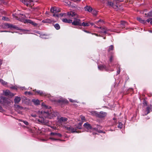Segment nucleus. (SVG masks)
<instances>
[{
	"label": "nucleus",
	"instance_id": "bf43d9fd",
	"mask_svg": "<svg viewBox=\"0 0 152 152\" xmlns=\"http://www.w3.org/2000/svg\"><path fill=\"white\" fill-rule=\"evenodd\" d=\"M94 27H95V28H98V27H97V26H96L95 25L94 26Z\"/></svg>",
	"mask_w": 152,
	"mask_h": 152
},
{
	"label": "nucleus",
	"instance_id": "ea45409f",
	"mask_svg": "<svg viewBox=\"0 0 152 152\" xmlns=\"http://www.w3.org/2000/svg\"><path fill=\"white\" fill-rule=\"evenodd\" d=\"M28 2H29L28 3H29V6H30L32 4L31 3L33 2V0H29V1H28Z\"/></svg>",
	"mask_w": 152,
	"mask_h": 152
},
{
	"label": "nucleus",
	"instance_id": "4be33fe9",
	"mask_svg": "<svg viewBox=\"0 0 152 152\" xmlns=\"http://www.w3.org/2000/svg\"><path fill=\"white\" fill-rule=\"evenodd\" d=\"M32 101L35 105H38L39 104V101L38 99H34Z\"/></svg>",
	"mask_w": 152,
	"mask_h": 152
},
{
	"label": "nucleus",
	"instance_id": "4468645a",
	"mask_svg": "<svg viewBox=\"0 0 152 152\" xmlns=\"http://www.w3.org/2000/svg\"><path fill=\"white\" fill-rule=\"evenodd\" d=\"M137 20L143 24L146 23V21L145 20L142 19L140 17H138L137 18Z\"/></svg>",
	"mask_w": 152,
	"mask_h": 152
},
{
	"label": "nucleus",
	"instance_id": "ddd939ff",
	"mask_svg": "<svg viewBox=\"0 0 152 152\" xmlns=\"http://www.w3.org/2000/svg\"><path fill=\"white\" fill-rule=\"evenodd\" d=\"M152 111V108L151 106H148L146 108V111L147 112L145 114V115H146L150 112V111Z\"/></svg>",
	"mask_w": 152,
	"mask_h": 152
},
{
	"label": "nucleus",
	"instance_id": "393cba45",
	"mask_svg": "<svg viewBox=\"0 0 152 152\" xmlns=\"http://www.w3.org/2000/svg\"><path fill=\"white\" fill-rule=\"evenodd\" d=\"M36 92H37L38 94H39L40 95L42 96L43 95L44 93L43 92L41 91L38 90L36 91V90H34Z\"/></svg>",
	"mask_w": 152,
	"mask_h": 152
},
{
	"label": "nucleus",
	"instance_id": "a19ab883",
	"mask_svg": "<svg viewBox=\"0 0 152 152\" xmlns=\"http://www.w3.org/2000/svg\"><path fill=\"white\" fill-rule=\"evenodd\" d=\"M46 20L47 22L49 23H51L52 22V20H51L49 19H48Z\"/></svg>",
	"mask_w": 152,
	"mask_h": 152
},
{
	"label": "nucleus",
	"instance_id": "5701e85b",
	"mask_svg": "<svg viewBox=\"0 0 152 152\" xmlns=\"http://www.w3.org/2000/svg\"><path fill=\"white\" fill-rule=\"evenodd\" d=\"M42 108H43L44 109H49L50 107H48L44 103H42Z\"/></svg>",
	"mask_w": 152,
	"mask_h": 152
},
{
	"label": "nucleus",
	"instance_id": "864d4df0",
	"mask_svg": "<svg viewBox=\"0 0 152 152\" xmlns=\"http://www.w3.org/2000/svg\"><path fill=\"white\" fill-rule=\"evenodd\" d=\"M28 93V94H30V93L29 92H25V94H26V93Z\"/></svg>",
	"mask_w": 152,
	"mask_h": 152
},
{
	"label": "nucleus",
	"instance_id": "774afa93",
	"mask_svg": "<svg viewBox=\"0 0 152 152\" xmlns=\"http://www.w3.org/2000/svg\"><path fill=\"white\" fill-rule=\"evenodd\" d=\"M22 88L23 89V88H24V87H23Z\"/></svg>",
	"mask_w": 152,
	"mask_h": 152
},
{
	"label": "nucleus",
	"instance_id": "b1692460",
	"mask_svg": "<svg viewBox=\"0 0 152 152\" xmlns=\"http://www.w3.org/2000/svg\"><path fill=\"white\" fill-rule=\"evenodd\" d=\"M127 24L126 22H125L124 21H122L121 22V27L122 28H124L125 27V25Z\"/></svg>",
	"mask_w": 152,
	"mask_h": 152
},
{
	"label": "nucleus",
	"instance_id": "bb28decb",
	"mask_svg": "<svg viewBox=\"0 0 152 152\" xmlns=\"http://www.w3.org/2000/svg\"><path fill=\"white\" fill-rule=\"evenodd\" d=\"M0 82L3 85H5L7 84V82H5L2 79H0Z\"/></svg>",
	"mask_w": 152,
	"mask_h": 152
},
{
	"label": "nucleus",
	"instance_id": "39448f33",
	"mask_svg": "<svg viewBox=\"0 0 152 152\" xmlns=\"http://www.w3.org/2000/svg\"><path fill=\"white\" fill-rule=\"evenodd\" d=\"M81 23L80 20L76 18H74V21L72 22V24L73 25H79V26H80Z\"/></svg>",
	"mask_w": 152,
	"mask_h": 152
},
{
	"label": "nucleus",
	"instance_id": "f03ea898",
	"mask_svg": "<svg viewBox=\"0 0 152 152\" xmlns=\"http://www.w3.org/2000/svg\"><path fill=\"white\" fill-rule=\"evenodd\" d=\"M16 19L18 20H19L25 23H29L31 24L32 25L34 26H36L37 25V24L30 20L29 19H24V17H22L21 18H18V17H16Z\"/></svg>",
	"mask_w": 152,
	"mask_h": 152
},
{
	"label": "nucleus",
	"instance_id": "69168bd1",
	"mask_svg": "<svg viewBox=\"0 0 152 152\" xmlns=\"http://www.w3.org/2000/svg\"><path fill=\"white\" fill-rule=\"evenodd\" d=\"M99 28H100V29H101L102 28H101V27H99Z\"/></svg>",
	"mask_w": 152,
	"mask_h": 152
},
{
	"label": "nucleus",
	"instance_id": "603ef678",
	"mask_svg": "<svg viewBox=\"0 0 152 152\" xmlns=\"http://www.w3.org/2000/svg\"><path fill=\"white\" fill-rule=\"evenodd\" d=\"M110 61H112V57L111 56L110 58Z\"/></svg>",
	"mask_w": 152,
	"mask_h": 152
},
{
	"label": "nucleus",
	"instance_id": "5fc2aeb1",
	"mask_svg": "<svg viewBox=\"0 0 152 152\" xmlns=\"http://www.w3.org/2000/svg\"><path fill=\"white\" fill-rule=\"evenodd\" d=\"M89 24H90L92 26L93 25H94V23H90Z\"/></svg>",
	"mask_w": 152,
	"mask_h": 152
},
{
	"label": "nucleus",
	"instance_id": "37998d69",
	"mask_svg": "<svg viewBox=\"0 0 152 152\" xmlns=\"http://www.w3.org/2000/svg\"><path fill=\"white\" fill-rule=\"evenodd\" d=\"M53 16L54 17H59V15L58 14H56V13H54V14L53 15Z\"/></svg>",
	"mask_w": 152,
	"mask_h": 152
},
{
	"label": "nucleus",
	"instance_id": "f257e3e1",
	"mask_svg": "<svg viewBox=\"0 0 152 152\" xmlns=\"http://www.w3.org/2000/svg\"><path fill=\"white\" fill-rule=\"evenodd\" d=\"M39 117L40 118L38 120V121L45 125H48V121L45 120L42 117L43 116L51 119L57 115V113L55 112L53 110L50 109L48 111L45 110L44 111H39Z\"/></svg>",
	"mask_w": 152,
	"mask_h": 152
},
{
	"label": "nucleus",
	"instance_id": "58836bf2",
	"mask_svg": "<svg viewBox=\"0 0 152 152\" xmlns=\"http://www.w3.org/2000/svg\"><path fill=\"white\" fill-rule=\"evenodd\" d=\"M21 121L23 122V123L26 125H28V122L26 121Z\"/></svg>",
	"mask_w": 152,
	"mask_h": 152
},
{
	"label": "nucleus",
	"instance_id": "7ed1b4c3",
	"mask_svg": "<svg viewBox=\"0 0 152 152\" xmlns=\"http://www.w3.org/2000/svg\"><path fill=\"white\" fill-rule=\"evenodd\" d=\"M64 127L65 129L66 130L70 132L73 133L78 132L76 131L77 129H76V128H74L71 126L69 127L65 126Z\"/></svg>",
	"mask_w": 152,
	"mask_h": 152
},
{
	"label": "nucleus",
	"instance_id": "8fccbe9b",
	"mask_svg": "<svg viewBox=\"0 0 152 152\" xmlns=\"http://www.w3.org/2000/svg\"><path fill=\"white\" fill-rule=\"evenodd\" d=\"M100 21V20H99L97 21H96L95 22V23L96 24H98L99 23Z\"/></svg>",
	"mask_w": 152,
	"mask_h": 152
},
{
	"label": "nucleus",
	"instance_id": "79ce46f5",
	"mask_svg": "<svg viewBox=\"0 0 152 152\" xmlns=\"http://www.w3.org/2000/svg\"><path fill=\"white\" fill-rule=\"evenodd\" d=\"M2 19L4 20H8V18L5 17H3L2 18Z\"/></svg>",
	"mask_w": 152,
	"mask_h": 152
},
{
	"label": "nucleus",
	"instance_id": "c85d7f7f",
	"mask_svg": "<svg viewBox=\"0 0 152 152\" xmlns=\"http://www.w3.org/2000/svg\"><path fill=\"white\" fill-rule=\"evenodd\" d=\"M107 30L106 29V28H103L102 29V31H100V32L104 34H106L107 33Z\"/></svg>",
	"mask_w": 152,
	"mask_h": 152
},
{
	"label": "nucleus",
	"instance_id": "7c9ffc66",
	"mask_svg": "<svg viewBox=\"0 0 152 152\" xmlns=\"http://www.w3.org/2000/svg\"><path fill=\"white\" fill-rule=\"evenodd\" d=\"M59 102H62L64 103H67L68 101L66 99H62L59 101Z\"/></svg>",
	"mask_w": 152,
	"mask_h": 152
},
{
	"label": "nucleus",
	"instance_id": "a18cd8bd",
	"mask_svg": "<svg viewBox=\"0 0 152 152\" xmlns=\"http://www.w3.org/2000/svg\"><path fill=\"white\" fill-rule=\"evenodd\" d=\"M143 104L144 105H147V102H146V101L145 100H144V101H143Z\"/></svg>",
	"mask_w": 152,
	"mask_h": 152
},
{
	"label": "nucleus",
	"instance_id": "1a4fd4ad",
	"mask_svg": "<svg viewBox=\"0 0 152 152\" xmlns=\"http://www.w3.org/2000/svg\"><path fill=\"white\" fill-rule=\"evenodd\" d=\"M21 99L20 97L18 96H16L14 99V101L15 104H18L20 102Z\"/></svg>",
	"mask_w": 152,
	"mask_h": 152
},
{
	"label": "nucleus",
	"instance_id": "f704fd0d",
	"mask_svg": "<svg viewBox=\"0 0 152 152\" xmlns=\"http://www.w3.org/2000/svg\"><path fill=\"white\" fill-rule=\"evenodd\" d=\"M147 17H152V11L148 14Z\"/></svg>",
	"mask_w": 152,
	"mask_h": 152
},
{
	"label": "nucleus",
	"instance_id": "9d476101",
	"mask_svg": "<svg viewBox=\"0 0 152 152\" xmlns=\"http://www.w3.org/2000/svg\"><path fill=\"white\" fill-rule=\"evenodd\" d=\"M76 13L72 11H70L67 13V15L69 17H74L76 15Z\"/></svg>",
	"mask_w": 152,
	"mask_h": 152
},
{
	"label": "nucleus",
	"instance_id": "6e6552de",
	"mask_svg": "<svg viewBox=\"0 0 152 152\" xmlns=\"http://www.w3.org/2000/svg\"><path fill=\"white\" fill-rule=\"evenodd\" d=\"M108 4L110 6L113 7V8L115 9H117L118 8V6L114 4L112 2L108 1Z\"/></svg>",
	"mask_w": 152,
	"mask_h": 152
},
{
	"label": "nucleus",
	"instance_id": "20e7f679",
	"mask_svg": "<svg viewBox=\"0 0 152 152\" xmlns=\"http://www.w3.org/2000/svg\"><path fill=\"white\" fill-rule=\"evenodd\" d=\"M84 129L86 131L88 132H91V130H92V128L90 124L88 123H85L84 125Z\"/></svg>",
	"mask_w": 152,
	"mask_h": 152
},
{
	"label": "nucleus",
	"instance_id": "680f3d73",
	"mask_svg": "<svg viewBox=\"0 0 152 152\" xmlns=\"http://www.w3.org/2000/svg\"><path fill=\"white\" fill-rule=\"evenodd\" d=\"M33 116L35 117L36 116V115H34Z\"/></svg>",
	"mask_w": 152,
	"mask_h": 152
},
{
	"label": "nucleus",
	"instance_id": "412c9836",
	"mask_svg": "<svg viewBox=\"0 0 152 152\" xmlns=\"http://www.w3.org/2000/svg\"><path fill=\"white\" fill-rule=\"evenodd\" d=\"M83 124V122H79L77 126H76L75 128L77 129H82V125Z\"/></svg>",
	"mask_w": 152,
	"mask_h": 152
},
{
	"label": "nucleus",
	"instance_id": "4d7b16f0",
	"mask_svg": "<svg viewBox=\"0 0 152 152\" xmlns=\"http://www.w3.org/2000/svg\"><path fill=\"white\" fill-rule=\"evenodd\" d=\"M149 31L150 33H152V31L151 30H149Z\"/></svg>",
	"mask_w": 152,
	"mask_h": 152
},
{
	"label": "nucleus",
	"instance_id": "cd10ccee",
	"mask_svg": "<svg viewBox=\"0 0 152 152\" xmlns=\"http://www.w3.org/2000/svg\"><path fill=\"white\" fill-rule=\"evenodd\" d=\"M113 49L114 47L112 45H110L108 48V51L110 52V51L113 50Z\"/></svg>",
	"mask_w": 152,
	"mask_h": 152
},
{
	"label": "nucleus",
	"instance_id": "0e129e2a",
	"mask_svg": "<svg viewBox=\"0 0 152 152\" xmlns=\"http://www.w3.org/2000/svg\"><path fill=\"white\" fill-rule=\"evenodd\" d=\"M94 129L95 130H97V129Z\"/></svg>",
	"mask_w": 152,
	"mask_h": 152
},
{
	"label": "nucleus",
	"instance_id": "473e14b6",
	"mask_svg": "<svg viewBox=\"0 0 152 152\" xmlns=\"http://www.w3.org/2000/svg\"><path fill=\"white\" fill-rule=\"evenodd\" d=\"M5 26L9 28H11L12 27V25L11 24H10L8 23L5 24Z\"/></svg>",
	"mask_w": 152,
	"mask_h": 152
},
{
	"label": "nucleus",
	"instance_id": "c9c22d12",
	"mask_svg": "<svg viewBox=\"0 0 152 152\" xmlns=\"http://www.w3.org/2000/svg\"><path fill=\"white\" fill-rule=\"evenodd\" d=\"M97 12L96 10H94L92 12V14L93 15L95 16H96L97 15Z\"/></svg>",
	"mask_w": 152,
	"mask_h": 152
},
{
	"label": "nucleus",
	"instance_id": "0eeeda50",
	"mask_svg": "<svg viewBox=\"0 0 152 152\" xmlns=\"http://www.w3.org/2000/svg\"><path fill=\"white\" fill-rule=\"evenodd\" d=\"M4 93L5 95L6 96H9L12 97L15 95V94L11 93L9 90H6L4 91Z\"/></svg>",
	"mask_w": 152,
	"mask_h": 152
},
{
	"label": "nucleus",
	"instance_id": "f8f14e48",
	"mask_svg": "<svg viewBox=\"0 0 152 152\" xmlns=\"http://www.w3.org/2000/svg\"><path fill=\"white\" fill-rule=\"evenodd\" d=\"M67 119L65 117H61L58 120L59 122L60 123L62 122H65L67 121Z\"/></svg>",
	"mask_w": 152,
	"mask_h": 152
},
{
	"label": "nucleus",
	"instance_id": "2eb2a0df",
	"mask_svg": "<svg viewBox=\"0 0 152 152\" xmlns=\"http://www.w3.org/2000/svg\"><path fill=\"white\" fill-rule=\"evenodd\" d=\"M15 107L16 109V110H21L24 109V107H22L18 105H15Z\"/></svg>",
	"mask_w": 152,
	"mask_h": 152
},
{
	"label": "nucleus",
	"instance_id": "f3484780",
	"mask_svg": "<svg viewBox=\"0 0 152 152\" xmlns=\"http://www.w3.org/2000/svg\"><path fill=\"white\" fill-rule=\"evenodd\" d=\"M89 22L85 23L83 22L82 23H81V24L80 25V26H89Z\"/></svg>",
	"mask_w": 152,
	"mask_h": 152
},
{
	"label": "nucleus",
	"instance_id": "de8ad7c7",
	"mask_svg": "<svg viewBox=\"0 0 152 152\" xmlns=\"http://www.w3.org/2000/svg\"><path fill=\"white\" fill-rule=\"evenodd\" d=\"M50 139L52 140H57V139H55V138H50Z\"/></svg>",
	"mask_w": 152,
	"mask_h": 152
},
{
	"label": "nucleus",
	"instance_id": "a878e982",
	"mask_svg": "<svg viewBox=\"0 0 152 152\" xmlns=\"http://www.w3.org/2000/svg\"><path fill=\"white\" fill-rule=\"evenodd\" d=\"M100 116L102 117H104L106 115V113L103 112H101L100 113Z\"/></svg>",
	"mask_w": 152,
	"mask_h": 152
},
{
	"label": "nucleus",
	"instance_id": "09e8293b",
	"mask_svg": "<svg viewBox=\"0 0 152 152\" xmlns=\"http://www.w3.org/2000/svg\"><path fill=\"white\" fill-rule=\"evenodd\" d=\"M150 20H151V21H150V23L151 24H152V18H150Z\"/></svg>",
	"mask_w": 152,
	"mask_h": 152
},
{
	"label": "nucleus",
	"instance_id": "c03bdc74",
	"mask_svg": "<svg viewBox=\"0 0 152 152\" xmlns=\"http://www.w3.org/2000/svg\"><path fill=\"white\" fill-rule=\"evenodd\" d=\"M69 101L71 102H76V101L75 100H73L71 99H69Z\"/></svg>",
	"mask_w": 152,
	"mask_h": 152
},
{
	"label": "nucleus",
	"instance_id": "dca6fc26",
	"mask_svg": "<svg viewBox=\"0 0 152 152\" xmlns=\"http://www.w3.org/2000/svg\"><path fill=\"white\" fill-rule=\"evenodd\" d=\"M62 21L64 22L71 23L72 22V20L70 19H62Z\"/></svg>",
	"mask_w": 152,
	"mask_h": 152
},
{
	"label": "nucleus",
	"instance_id": "6ab92c4d",
	"mask_svg": "<svg viewBox=\"0 0 152 152\" xmlns=\"http://www.w3.org/2000/svg\"><path fill=\"white\" fill-rule=\"evenodd\" d=\"M20 1L26 6H29V3H28L29 2H28V1H26L25 0H20Z\"/></svg>",
	"mask_w": 152,
	"mask_h": 152
},
{
	"label": "nucleus",
	"instance_id": "aec40b11",
	"mask_svg": "<svg viewBox=\"0 0 152 152\" xmlns=\"http://www.w3.org/2000/svg\"><path fill=\"white\" fill-rule=\"evenodd\" d=\"M50 134L52 135L58 136L59 137L61 136V134L57 133L51 132V133Z\"/></svg>",
	"mask_w": 152,
	"mask_h": 152
},
{
	"label": "nucleus",
	"instance_id": "4c0bfd02",
	"mask_svg": "<svg viewBox=\"0 0 152 152\" xmlns=\"http://www.w3.org/2000/svg\"><path fill=\"white\" fill-rule=\"evenodd\" d=\"M17 86H11L10 87V88L12 89H17Z\"/></svg>",
	"mask_w": 152,
	"mask_h": 152
},
{
	"label": "nucleus",
	"instance_id": "49530a36",
	"mask_svg": "<svg viewBox=\"0 0 152 152\" xmlns=\"http://www.w3.org/2000/svg\"><path fill=\"white\" fill-rule=\"evenodd\" d=\"M150 18H149V19H148L147 20H146V21L148 22V23H149V22H150V21H151V20H150Z\"/></svg>",
	"mask_w": 152,
	"mask_h": 152
},
{
	"label": "nucleus",
	"instance_id": "c756f323",
	"mask_svg": "<svg viewBox=\"0 0 152 152\" xmlns=\"http://www.w3.org/2000/svg\"><path fill=\"white\" fill-rule=\"evenodd\" d=\"M98 68L100 70H102L103 69H105V66L104 65H102L98 66Z\"/></svg>",
	"mask_w": 152,
	"mask_h": 152
},
{
	"label": "nucleus",
	"instance_id": "13d9d810",
	"mask_svg": "<svg viewBox=\"0 0 152 152\" xmlns=\"http://www.w3.org/2000/svg\"><path fill=\"white\" fill-rule=\"evenodd\" d=\"M37 9V8H33V9L34 10H36Z\"/></svg>",
	"mask_w": 152,
	"mask_h": 152
},
{
	"label": "nucleus",
	"instance_id": "052dcab7",
	"mask_svg": "<svg viewBox=\"0 0 152 152\" xmlns=\"http://www.w3.org/2000/svg\"><path fill=\"white\" fill-rule=\"evenodd\" d=\"M1 32H7V31H2Z\"/></svg>",
	"mask_w": 152,
	"mask_h": 152
},
{
	"label": "nucleus",
	"instance_id": "72a5a7b5",
	"mask_svg": "<svg viewBox=\"0 0 152 152\" xmlns=\"http://www.w3.org/2000/svg\"><path fill=\"white\" fill-rule=\"evenodd\" d=\"M123 126V124L120 122H119L118 124V128L121 129L122 128Z\"/></svg>",
	"mask_w": 152,
	"mask_h": 152
},
{
	"label": "nucleus",
	"instance_id": "e433bc0d",
	"mask_svg": "<svg viewBox=\"0 0 152 152\" xmlns=\"http://www.w3.org/2000/svg\"><path fill=\"white\" fill-rule=\"evenodd\" d=\"M80 118H81V120L83 122L85 121V118L84 116H81Z\"/></svg>",
	"mask_w": 152,
	"mask_h": 152
},
{
	"label": "nucleus",
	"instance_id": "3c124183",
	"mask_svg": "<svg viewBox=\"0 0 152 152\" xmlns=\"http://www.w3.org/2000/svg\"><path fill=\"white\" fill-rule=\"evenodd\" d=\"M59 15V17L60 16H62L63 15L62 14H58Z\"/></svg>",
	"mask_w": 152,
	"mask_h": 152
},
{
	"label": "nucleus",
	"instance_id": "e2e57ef3",
	"mask_svg": "<svg viewBox=\"0 0 152 152\" xmlns=\"http://www.w3.org/2000/svg\"><path fill=\"white\" fill-rule=\"evenodd\" d=\"M76 0V1H80V0Z\"/></svg>",
	"mask_w": 152,
	"mask_h": 152
},
{
	"label": "nucleus",
	"instance_id": "9b49d317",
	"mask_svg": "<svg viewBox=\"0 0 152 152\" xmlns=\"http://www.w3.org/2000/svg\"><path fill=\"white\" fill-rule=\"evenodd\" d=\"M89 112L91 114L93 115L96 116H99V113L96 111L92 110L90 111Z\"/></svg>",
	"mask_w": 152,
	"mask_h": 152
},
{
	"label": "nucleus",
	"instance_id": "6e6d98bb",
	"mask_svg": "<svg viewBox=\"0 0 152 152\" xmlns=\"http://www.w3.org/2000/svg\"><path fill=\"white\" fill-rule=\"evenodd\" d=\"M98 132L99 133H101L102 132V131L100 130L99 131H98Z\"/></svg>",
	"mask_w": 152,
	"mask_h": 152
},
{
	"label": "nucleus",
	"instance_id": "423d86ee",
	"mask_svg": "<svg viewBox=\"0 0 152 152\" xmlns=\"http://www.w3.org/2000/svg\"><path fill=\"white\" fill-rule=\"evenodd\" d=\"M60 11V9L56 7H52L50 9V12L53 13H57Z\"/></svg>",
	"mask_w": 152,
	"mask_h": 152
},
{
	"label": "nucleus",
	"instance_id": "2f4dec72",
	"mask_svg": "<svg viewBox=\"0 0 152 152\" xmlns=\"http://www.w3.org/2000/svg\"><path fill=\"white\" fill-rule=\"evenodd\" d=\"M55 26V28L57 29V30H58L60 28V26L58 24V23H56V24L55 26Z\"/></svg>",
	"mask_w": 152,
	"mask_h": 152
},
{
	"label": "nucleus",
	"instance_id": "338daca9",
	"mask_svg": "<svg viewBox=\"0 0 152 152\" xmlns=\"http://www.w3.org/2000/svg\"><path fill=\"white\" fill-rule=\"evenodd\" d=\"M95 35H96V36H97V35L96 34H95Z\"/></svg>",
	"mask_w": 152,
	"mask_h": 152
},
{
	"label": "nucleus",
	"instance_id": "a211bd4d",
	"mask_svg": "<svg viewBox=\"0 0 152 152\" xmlns=\"http://www.w3.org/2000/svg\"><path fill=\"white\" fill-rule=\"evenodd\" d=\"M85 9L86 11H87L89 12L91 11L92 10V8L91 7L88 6H86L85 7Z\"/></svg>",
	"mask_w": 152,
	"mask_h": 152
}]
</instances>
